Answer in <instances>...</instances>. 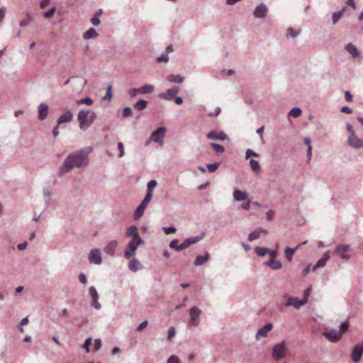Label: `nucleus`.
I'll return each mask as SVG.
<instances>
[{"label":"nucleus","mask_w":363,"mask_h":363,"mask_svg":"<svg viewBox=\"0 0 363 363\" xmlns=\"http://www.w3.org/2000/svg\"><path fill=\"white\" fill-rule=\"evenodd\" d=\"M91 150V147H87L68 155L62 164L61 172L66 174L74 168L86 167L89 164V154Z\"/></svg>","instance_id":"f257e3e1"},{"label":"nucleus","mask_w":363,"mask_h":363,"mask_svg":"<svg viewBox=\"0 0 363 363\" xmlns=\"http://www.w3.org/2000/svg\"><path fill=\"white\" fill-rule=\"evenodd\" d=\"M143 243L142 238L132 239L124 250V257L127 259L135 257L138 247Z\"/></svg>","instance_id":"f03ea898"},{"label":"nucleus","mask_w":363,"mask_h":363,"mask_svg":"<svg viewBox=\"0 0 363 363\" xmlns=\"http://www.w3.org/2000/svg\"><path fill=\"white\" fill-rule=\"evenodd\" d=\"M286 354V343L285 340L280 343L276 344L272 347V359L279 361L283 359Z\"/></svg>","instance_id":"7ed1b4c3"},{"label":"nucleus","mask_w":363,"mask_h":363,"mask_svg":"<svg viewBox=\"0 0 363 363\" xmlns=\"http://www.w3.org/2000/svg\"><path fill=\"white\" fill-rule=\"evenodd\" d=\"M167 129L164 126L159 127L154 130L150 137V141H152L159 144L160 146L164 145V138Z\"/></svg>","instance_id":"20e7f679"},{"label":"nucleus","mask_w":363,"mask_h":363,"mask_svg":"<svg viewBox=\"0 0 363 363\" xmlns=\"http://www.w3.org/2000/svg\"><path fill=\"white\" fill-rule=\"evenodd\" d=\"M152 197L147 195H145V198L142 201L141 203L139 205V206L136 208L133 213V218L135 220H138L140 218L143 213L144 211L147 206L148 203H150Z\"/></svg>","instance_id":"39448f33"},{"label":"nucleus","mask_w":363,"mask_h":363,"mask_svg":"<svg viewBox=\"0 0 363 363\" xmlns=\"http://www.w3.org/2000/svg\"><path fill=\"white\" fill-rule=\"evenodd\" d=\"M90 111L86 109H82L77 114V121L81 129H83L85 126H89V115Z\"/></svg>","instance_id":"423d86ee"},{"label":"nucleus","mask_w":363,"mask_h":363,"mask_svg":"<svg viewBox=\"0 0 363 363\" xmlns=\"http://www.w3.org/2000/svg\"><path fill=\"white\" fill-rule=\"evenodd\" d=\"M282 298L286 300L285 303H282L284 306H294L296 309H299L303 306V302L300 299L292 297L287 294H284Z\"/></svg>","instance_id":"0eeeda50"},{"label":"nucleus","mask_w":363,"mask_h":363,"mask_svg":"<svg viewBox=\"0 0 363 363\" xmlns=\"http://www.w3.org/2000/svg\"><path fill=\"white\" fill-rule=\"evenodd\" d=\"M205 237V233H202L199 236L190 237L184 240V241L179 245V250H184L188 248L191 245L196 244L201 241Z\"/></svg>","instance_id":"6e6552de"},{"label":"nucleus","mask_w":363,"mask_h":363,"mask_svg":"<svg viewBox=\"0 0 363 363\" xmlns=\"http://www.w3.org/2000/svg\"><path fill=\"white\" fill-rule=\"evenodd\" d=\"M201 314V311L197 306H193L189 310V324L191 325H197L199 324V320Z\"/></svg>","instance_id":"1a4fd4ad"},{"label":"nucleus","mask_w":363,"mask_h":363,"mask_svg":"<svg viewBox=\"0 0 363 363\" xmlns=\"http://www.w3.org/2000/svg\"><path fill=\"white\" fill-rule=\"evenodd\" d=\"M89 261L91 264H101V251L98 248H94L91 250L88 257Z\"/></svg>","instance_id":"9d476101"},{"label":"nucleus","mask_w":363,"mask_h":363,"mask_svg":"<svg viewBox=\"0 0 363 363\" xmlns=\"http://www.w3.org/2000/svg\"><path fill=\"white\" fill-rule=\"evenodd\" d=\"M267 12L268 9L267 6L263 3H260L255 8L253 16L256 18H263L267 16Z\"/></svg>","instance_id":"9b49d317"},{"label":"nucleus","mask_w":363,"mask_h":363,"mask_svg":"<svg viewBox=\"0 0 363 363\" xmlns=\"http://www.w3.org/2000/svg\"><path fill=\"white\" fill-rule=\"evenodd\" d=\"M363 354V345L357 344L352 350L351 358L354 363H359Z\"/></svg>","instance_id":"f8f14e48"},{"label":"nucleus","mask_w":363,"mask_h":363,"mask_svg":"<svg viewBox=\"0 0 363 363\" xmlns=\"http://www.w3.org/2000/svg\"><path fill=\"white\" fill-rule=\"evenodd\" d=\"M323 335L328 339V340L333 342H338L341 337L342 334L340 332L336 331L334 329H331L329 331L323 332Z\"/></svg>","instance_id":"ddd939ff"},{"label":"nucleus","mask_w":363,"mask_h":363,"mask_svg":"<svg viewBox=\"0 0 363 363\" xmlns=\"http://www.w3.org/2000/svg\"><path fill=\"white\" fill-rule=\"evenodd\" d=\"M347 144L355 149H359L363 147V140L359 139L355 133H352L348 137Z\"/></svg>","instance_id":"4468645a"},{"label":"nucleus","mask_w":363,"mask_h":363,"mask_svg":"<svg viewBox=\"0 0 363 363\" xmlns=\"http://www.w3.org/2000/svg\"><path fill=\"white\" fill-rule=\"evenodd\" d=\"M179 91V88L178 86H174L167 89L165 93H160L158 96L162 99L170 101L174 96L178 94Z\"/></svg>","instance_id":"2eb2a0df"},{"label":"nucleus","mask_w":363,"mask_h":363,"mask_svg":"<svg viewBox=\"0 0 363 363\" xmlns=\"http://www.w3.org/2000/svg\"><path fill=\"white\" fill-rule=\"evenodd\" d=\"M89 294L91 296L93 301L91 304L92 306L96 310L101 309V305L99 302V295L94 286H91L89 288Z\"/></svg>","instance_id":"dca6fc26"},{"label":"nucleus","mask_w":363,"mask_h":363,"mask_svg":"<svg viewBox=\"0 0 363 363\" xmlns=\"http://www.w3.org/2000/svg\"><path fill=\"white\" fill-rule=\"evenodd\" d=\"M206 137L210 140L220 141H223L228 139V135L223 130L219 133H217L216 131H211L207 134Z\"/></svg>","instance_id":"f3484780"},{"label":"nucleus","mask_w":363,"mask_h":363,"mask_svg":"<svg viewBox=\"0 0 363 363\" xmlns=\"http://www.w3.org/2000/svg\"><path fill=\"white\" fill-rule=\"evenodd\" d=\"M330 252L329 250L324 252L323 257L318 259L316 264L313 267L312 270L315 271L320 267H323L326 264V262L330 259Z\"/></svg>","instance_id":"a211bd4d"},{"label":"nucleus","mask_w":363,"mask_h":363,"mask_svg":"<svg viewBox=\"0 0 363 363\" xmlns=\"http://www.w3.org/2000/svg\"><path fill=\"white\" fill-rule=\"evenodd\" d=\"M49 106L45 103H41L38 108V119L43 121L46 118L48 114Z\"/></svg>","instance_id":"6ab92c4d"},{"label":"nucleus","mask_w":363,"mask_h":363,"mask_svg":"<svg viewBox=\"0 0 363 363\" xmlns=\"http://www.w3.org/2000/svg\"><path fill=\"white\" fill-rule=\"evenodd\" d=\"M273 328V325L272 323H267L264 326H262L261 328H259L257 333H256V340H258L259 339V337H266L267 336V333L270 331Z\"/></svg>","instance_id":"aec40b11"},{"label":"nucleus","mask_w":363,"mask_h":363,"mask_svg":"<svg viewBox=\"0 0 363 363\" xmlns=\"http://www.w3.org/2000/svg\"><path fill=\"white\" fill-rule=\"evenodd\" d=\"M350 249V246L348 245H339L336 247V249L334 251V254L337 255H340L341 257L344 259H348V255H343L344 253L347 252Z\"/></svg>","instance_id":"412c9836"},{"label":"nucleus","mask_w":363,"mask_h":363,"mask_svg":"<svg viewBox=\"0 0 363 363\" xmlns=\"http://www.w3.org/2000/svg\"><path fill=\"white\" fill-rule=\"evenodd\" d=\"M125 235L128 238H132V239L141 238L136 225H131L129 228H128L125 233Z\"/></svg>","instance_id":"4be33fe9"},{"label":"nucleus","mask_w":363,"mask_h":363,"mask_svg":"<svg viewBox=\"0 0 363 363\" xmlns=\"http://www.w3.org/2000/svg\"><path fill=\"white\" fill-rule=\"evenodd\" d=\"M117 246L118 242L116 240H112L105 247L104 252L108 255L113 256Z\"/></svg>","instance_id":"5701e85b"},{"label":"nucleus","mask_w":363,"mask_h":363,"mask_svg":"<svg viewBox=\"0 0 363 363\" xmlns=\"http://www.w3.org/2000/svg\"><path fill=\"white\" fill-rule=\"evenodd\" d=\"M72 118L73 114L72 112L70 111H67L57 118V123L58 125L68 123L72 121Z\"/></svg>","instance_id":"b1692460"},{"label":"nucleus","mask_w":363,"mask_h":363,"mask_svg":"<svg viewBox=\"0 0 363 363\" xmlns=\"http://www.w3.org/2000/svg\"><path fill=\"white\" fill-rule=\"evenodd\" d=\"M264 265L269 267L273 270H278L282 267V264L279 260L272 259L269 261L264 262Z\"/></svg>","instance_id":"393cba45"},{"label":"nucleus","mask_w":363,"mask_h":363,"mask_svg":"<svg viewBox=\"0 0 363 363\" xmlns=\"http://www.w3.org/2000/svg\"><path fill=\"white\" fill-rule=\"evenodd\" d=\"M233 198L236 201H241L247 199V194L240 189H235L233 191Z\"/></svg>","instance_id":"a878e982"},{"label":"nucleus","mask_w":363,"mask_h":363,"mask_svg":"<svg viewBox=\"0 0 363 363\" xmlns=\"http://www.w3.org/2000/svg\"><path fill=\"white\" fill-rule=\"evenodd\" d=\"M131 258L132 259L129 262L128 268L131 272H136L140 269L141 264L135 257Z\"/></svg>","instance_id":"bb28decb"},{"label":"nucleus","mask_w":363,"mask_h":363,"mask_svg":"<svg viewBox=\"0 0 363 363\" xmlns=\"http://www.w3.org/2000/svg\"><path fill=\"white\" fill-rule=\"evenodd\" d=\"M210 258V255L208 252H206L204 255L203 256H197L194 261V265L201 266L203 265L206 262H207Z\"/></svg>","instance_id":"cd10ccee"},{"label":"nucleus","mask_w":363,"mask_h":363,"mask_svg":"<svg viewBox=\"0 0 363 363\" xmlns=\"http://www.w3.org/2000/svg\"><path fill=\"white\" fill-rule=\"evenodd\" d=\"M262 233H265V230L262 228H259L249 234L248 240L250 241L255 240L260 237V235Z\"/></svg>","instance_id":"c85d7f7f"},{"label":"nucleus","mask_w":363,"mask_h":363,"mask_svg":"<svg viewBox=\"0 0 363 363\" xmlns=\"http://www.w3.org/2000/svg\"><path fill=\"white\" fill-rule=\"evenodd\" d=\"M346 9V6L342 7L340 11H335L333 13L332 21L333 24H336L339 20L342 17L343 13Z\"/></svg>","instance_id":"c756f323"},{"label":"nucleus","mask_w":363,"mask_h":363,"mask_svg":"<svg viewBox=\"0 0 363 363\" xmlns=\"http://www.w3.org/2000/svg\"><path fill=\"white\" fill-rule=\"evenodd\" d=\"M98 36L99 34L96 33V30L94 28H90L84 33L83 38L84 40H90L96 38Z\"/></svg>","instance_id":"7c9ffc66"},{"label":"nucleus","mask_w":363,"mask_h":363,"mask_svg":"<svg viewBox=\"0 0 363 363\" xmlns=\"http://www.w3.org/2000/svg\"><path fill=\"white\" fill-rule=\"evenodd\" d=\"M345 50L352 55V57H357L359 55L357 48L350 43L345 45Z\"/></svg>","instance_id":"2f4dec72"},{"label":"nucleus","mask_w":363,"mask_h":363,"mask_svg":"<svg viewBox=\"0 0 363 363\" xmlns=\"http://www.w3.org/2000/svg\"><path fill=\"white\" fill-rule=\"evenodd\" d=\"M184 80V78L179 74H177V75L169 74L167 77V81L171 83L182 84V83H183Z\"/></svg>","instance_id":"473e14b6"},{"label":"nucleus","mask_w":363,"mask_h":363,"mask_svg":"<svg viewBox=\"0 0 363 363\" xmlns=\"http://www.w3.org/2000/svg\"><path fill=\"white\" fill-rule=\"evenodd\" d=\"M74 79L76 80L75 84L77 86H78L77 91L79 92H80L82 91L83 88L86 86L87 81L86 79H84L83 77H74Z\"/></svg>","instance_id":"72a5a7b5"},{"label":"nucleus","mask_w":363,"mask_h":363,"mask_svg":"<svg viewBox=\"0 0 363 363\" xmlns=\"http://www.w3.org/2000/svg\"><path fill=\"white\" fill-rule=\"evenodd\" d=\"M140 94H151L154 91L155 87L151 84H145L139 88Z\"/></svg>","instance_id":"f704fd0d"},{"label":"nucleus","mask_w":363,"mask_h":363,"mask_svg":"<svg viewBox=\"0 0 363 363\" xmlns=\"http://www.w3.org/2000/svg\"><path fill=\"white\" fill-rule=\"evenodd\" d=\"M300 247V245H298L295 248H291V247H287L286 249H285V254H286V259L290 262L291 259H292V256L295 253V252L298 249V247Z\"/></svg>","instance_id":"c9c22d12"},{"label":"nucleus","mask_w":363,"mask_h":363,"mask_svg":"<svg viewBox=\"0 0 363 363\" xmlns=\"http://www.w3.org/2000/svg\"><path fill=\"white\" fill-rule=\"evenodd\" d=\"M157 182L156 180H150L147 185V191L146 195L152 197V191L156 187Z\"/></svg>","instance_id":"e433bc0d"},{"label":"nucleus","mask_w":363,"mask_h":363,"mask_svg":"<svg viewBox=\"0 0 363 363\" xmlns=\"http://www.w3.org/2000/svg\"><path fill=\"white\" fill-rule=\"evenodd\" d=\"M147 101L143 99H140L134 105V108L138 110V111H143L146 108L147 106Z\"/></svg>","instance_id":"4c0bfd02"},{"label":"nucleus","mask_w":363,"mask_h":363,"mask_svg":"<svg viewBox=\"0 0 363 363\" xmlns=\"http://www.w3.org/2000/svg\"><path fill=\"white\" fill-rule=\"evenodd\" d=\"M301 113L302 110L300 107H294L290 110L288 113V116L292 118H298L301 115Z\"/></svg>","instance_id":"58836bf2"},{"label":"nucleus","mask_w":363,"mask_h":363,"mask_svg":"<svg viewBox=\"0 0 363 363\" xmlns=\"http://www.w3.org/2000/svg\"><path fill=\"white\" fill-rule=\"evenodd\" d=\"M250 166L252 170L255 173L259 172L261 169L259 162L254 159L250 160Z\"/></svg>","instance_id":"ea45409f"},{"label":"nucleus","mask_w":363,"mask_h":363,"mask_svg":"<svg viewBox=\"0 0 363 363\" xmlns=\"http://www.w3.org/2000/svg\"><path fill=\"white\" fill-rule=\"evenodd\" d=\"M93 103H94L93 99L89 96H87V97H85L84 99H79L77 101V104H78V105L86 104L87 106H91L93 104Z\"/></svg>","instance_id":"a19ab883"},{"label":"nucleus","mask_w":363,"mask_h":363,"mask_svg":"<svg viewBox=\"0 0 363 363\" xmlns=\"http://www.w3.org/2000/svg\"><path fill=\"white\" fill-rule=\"evenodd\" d=\"M269 250V248L267 247H256L255 248V251L257 253V255L259 257H264L267 253V251Z\"/></svg>","instance_id":"79ce46f5"},{"label":"nucleus","mask_w":363,"mask_h":363,"mask_svg":"<svg viewBox=\"0 0 363 363\" xmlns=\"http://www.w3.org/2000/svg\"><path fill=\"white\" fill-rule=\"evenodd\" d=\"M92 344V340L91 337H88L85 340L84 343L82 345V348L86 350V352H90V346Z\"/></svg>","instance_id":"37998d69"},{"label":"nucleus","mask_w":363,"mask_h":363,"mask_svg":"<svg viewBox=\"0 0 363 363\" xmlns=\"http://www.w3.org/2000/svg\"><path fill=\"white\" fill-rule=\"evenodd\" d=\"M218 167H219L218 162L211 163V164H208L206 165L208 170L209 171V172H211V173L216 172L218 169Z\"/></svg>","instance_id":"c03bdc74"},{"label":"nucleus","mask_w":363,"mask_h":363,"mask_svg":"<svg viewBox=\"0 0 363 363\" xmlns=\"http://www.w3.org/2000/svg\"><path fill=\"white\" fill-rule=\"evenodd\" d=\"M298 35V33L296 32L293 28L290 27V28H288L287 30H286V36L287 37H291L292 38H294L296 37H297Z\"/></svg>","instance_id":"a18cd8bd"},{"label":"nucleus","mask_w":363,"mask_h":363,"mask_svg":"<svg viewBox=\"0 0 363 363\" xmlns=\"http://www.w3.org/2000/svg\"><path fill=\"white\" fill-rule=\"evenodd\" d=\"M210 146L212 148H213L217 152L221 153L225 151V148L222 145H220L218 143H212L210 144Z\"/></svg>","instance_id":"49530a36"},{"label":"nucleus","mask_w":363,"mask_h":363,"mask_svg":"<svg viewBox=\"0 0 363 363\" xmlns=\"http://www.w3.org/2000/svg\"><path fill=\"white\" fill-rule=\"evenodd\" d=\"M112 96H113V95H112V86L111 85H108L107 89H106V94L103 97V100H108V101H110L111 99Z\"/></svg>","instance_id":"de8ad7c7"},{"label":"nucleus","mask_w":363,"mask_h":363,"mask_svg":"<svg viewBox=\"0 0 363 363\" xmlns=\"http://www.w3.org/2000/svg\"><path fill=\"white\" fill-rule=\"evenodd\" d=\"M251 157H259V154L255 152L251 149H247L245 152V158L248 159Z\"/></svg>","instance_id":"09e8293b"},{"label":"nucleus","mask_w":363,"mask_h":363,"mask_svg":"<svg viewBox=\"0 0 363 363\" xmlns=\"http://www.w3.org/2000/svg\"><path fill=\"white\" fill-rule=\"evenodd\" d=\"M311 293V289L310 288H308L306 289L303 294V298L301 301L303 302V305L306 304L308 302V296H310Z\"/></svg>","instance_id":"8fccbe9b"},{"label":"nucleus","mask_w":363,"mask_h":363,"mask_svg":"<svg viewBox=\"0 0 363 363\" xmlns=\"http://www.w3.org/2000/svg\"><path fill=\"white\" fill-rule=\"evenodd\" d=\"M28 323V317H26L24 318H23L19 325H18V330L21 332V333H23V326H24V325H27Z\"/></svg>","instance_id":"3c124183"},{"label":"nucleus","mask_w":363,"mask_h":363,"mask_svg":"<svg viewBox=\"0 0 363 363\" xmlns=\"http://www.w3.org/2000/svg\"><path fill=\"white\" fill-rule=\"evenodd\" d=\"M178 243H179V240L177 239H174L170 242L169 247L172 249H174L176 251H178V252L182 251V250L178 249V247H179Z\"/></svg>","instance_id":"603ef678"},{"label":"nucleus","mask_w":363,"mask_h":363,"mask_svg":"<svg viewBox=\"0 0 363 363\" xmlns=\"http://www.w3.org/2000/svg\"><path fill=\"white\" fill-rule=\"evenodd\" d=\"M133 114V111H132V109L130 108V107H125L123 110V116L124 118H127V117H129L130 116H132Z\"/></svg>","instance_id":"864d4df0"},{"label":"nucleus","mask_w":363,"mask_h":363,"mask_svg":"<svg viewBox=\"0 0 363 363\" xmlns=\"http://www.w3.org/2000/svg\"><path fill=\"white\" fill-rule=\"evenodd\" d=\"M55 11H56L55 8H54V7L51 8L50 10H48L44 13V17L46 18H51L55 13Z\"/></svg>","instance_id":"5fc2aeb1"},{"label":"nucleus","mask_w":363,"mask_h":363,"mask_svg":"<svg viewBox=\"0 0 363 363\" xmlns=\"http://www.w3.org/2000/svg\"><path fill=\"white\" fill-rule=\"evenodd\" d=\"M169 60V57H168V55L167 53H162L161 55V56L158 57L157 58V62H167Z\"/></svg>","instance_id":"6e6d98bb"},{"label":"nucleus","mask_w":363,"mask_h":363,"mask_svg":"<svg viewBox=\"0 0 363 363\" xmlns=\"http://www.w3.org/2000/svg\"><path fill=\"white\" fill-rule=\"evenodd\" d=\"M350 323L347 320L342 322L340 325V328L342 332H346L349 328Z\"/></svg>","instance_id":"4d7b16f0"},{"label":"nucleus","mask_w":363,"mask_h":363,"mask_svg":"<svg viewBox=\"0 0 363 363\" xmlns=\"http://www.w3.org/2000/svg\"><path fill=\"white\" fill-rule=\"evenodd\" d=\"M163 230L167 235H169L176 232V228L174 227H163Z\"/></svg>","instance_id":"13d9d810"},{"label":"nucleus","mask_w":363,"mask_h":363,"mask_svg":"<svg viewBox=\"0 0 363 363\" xmlns=\"http://www.w3.org/2000/svg\"><path fill=\"white\" fill-rule=\"evenodd\" d=\"M118 150H119L118 157H123L124 155H125V150H124L123 144L121 142L118 143Z\"/></svg>","instance_id":"bf43d9fd"},{"label":"nucleus","mask_w":363,"mask_h":363,"mask_svg":"<svg viewBox=\"0 0 363 363\" xmlns=\"http://www.w3.org/2000/svg\"><path fill=\"white\" fill-rule=\"evenodd\" d=\"M176 334L175 329L174 327H170L167 332V338L172 340Z\"/></svg>","instance_id":"052dcab7"},{"label":"nucleus","mask_w":363,"mask_h":363,"mask_svg":"<svg viewBox=\"0 0 363 363\" xmlns=\"http://www.w3.org/2000/svg\"><path fill=\"white\" fill-rule=\"evenodd\" d=\"M102 345L101 340L99 338H96L94 340V350L98 351L101 349Z\"/></svg>","instance_id":"680f3d73"},{"label":"nucleus","mask_w":363,"mask_h":363,"mask_svg":"<svg viewBox=\"0 0 363 363\" xmlns=\"http://www.w3.org/2000/svg\"><path fill=\"white\" fill-rule=\"evenodd\" d=\"M148 325V321L147 320H145L144 321H143L140 324H139L136 328V330L137 331H140L142 330L143 328H145V327H147Z\"/></svg>","instance_id":"e2e57ef3"},{"label":"nucleus","mask_w":363,"mask_h":363,"mask_svg":"<svg viewBox=\"0 0 363 363\" xmlns=\"http://www.w3.org/2000/svg\"><path fill=\"white\" fill-rule=\"evenodd\" d=\"M96 118V113L95 112H91L89 115V123L90 125L92 124V123L94 121V120Z\"/></svg>","instance_id":"0e129e2a"},{"label":"nucleus","mask_w":363,"mask_h":363,"mask_svg":"<svg viewBox=\"0 0 363 363\" xmlns=\"http://www.w3.org/2000/svg\"><path fill=\"white\" fill-rule=\"evenodd\" d=\"M91 22L94 26H96L100 24L101 21L99 17L94 16L91 18Z\"/></svg>","instance_id":"69168bd1"},{"label":"nucleus","mask_w":363,"mask_h":363,"mask_svg":"<svg viewBox=\"0 0 363 363\" xmlns=\"http://www.w3.org/2000/svg\"><path fill=\"white\" fill-rule=\"evenodd\" d=\"M27 247H28L27 242L20 243L17 245V248L19 251H23V250H26L27 248Z\"/></svg>","instance_id":"338daca9"},{"label":"nucleus","mask_w":363,"mask_h":363,"mask_svg":"<svg viewBox=\"0 0 363 363\" xmlns=\"http://www.w3.org/2000/svg\"><path fill=\"white\" fill-rule=\"evenodd\" d=\"M167 363H179V359L174 356H171L167 361Z\"/></svg>","instance_id":"774afa93"}]
</instances>
